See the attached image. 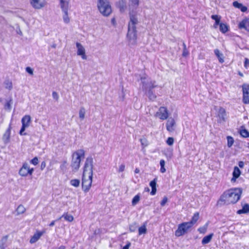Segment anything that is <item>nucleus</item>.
Here are the masks:
<instances>
[{"mask_svg":"<svg viewBox=\"0 0 249 249\" xmlns=\"http://www.w3.org/2000/svg\"><path fill=\"white\" fill-rule=\"evenodd\" d=\"M139 3V0H129L128 3L130 21L128 25L127 37L131 44H135L137 39L136 25L138 23L137 9Z\"/></svg>","mask_w":249,"mask_h":249,"instance_id":"1","label":"nucleus"},{"mask_svg":"<svg viewBox=\"0 0 249 249\" xmlns=\"http://www.w3.org/2000/svg\"><path fill=\"white\" fill-rule=\"evenodd\" d=\"M93 158L91 156L88 157L86 160L82 174V188L85 193L89 190L93 178Z\"/></svg>","mask_w":249,"mask_h":249,"instance_id":"2","label":"nucleus"},{"mask_svg":"<svg viewBox=\"0 0 249 249\" xmlns=\"http://www.w3.org/2000/svg\"><path fill=\"white\" fill-rule=\"evenodd\" d=\"M242 189L241 188H233L224 192L221 196L219 202L224 204L236 203L241 197Z\"/></svg>","mask_w":249,"mask_h":249,"instance_id":"3","label":"nucleus"},{"mask_svg":"<svg viewBox=\"0 0 249 249\" xmlns=\"http://www.w3.org/2000/svg\"><path fill=\"white\" fill-rule=\"evenodd\" d=\"M85 154V152L83 149H79L73 153L71 166L75 170L74 171L79 169L81 158H84Z\"/></svg>","mask_w":249,"mask_h":249,"instance_id":"4","label":"nucleus"},{"mask_svg":"<svg viewBox=\"0 0 249 249\" xmlns=\"http://www.w3.org/2000/svg\"><path fill=\"white\" fill-rule=\"evenodd\" d=\"M139 77L142 83V88L145 92L150 91L155 87V82L152 81L145 73L140 74Z\"/></svg>","mask_w":249,"mask_h":249,"instance_id":"5","label":"nucleus"},{"mask_svg":"<svg viewBox=\"0 0 249 249\" xmlns=\"http://www.w3.org/2000/svg\"><path fill=\"white\" fill-rule=\"evenodd\" d=\"M98 8L100 13L104 16H109L112 9L108 0H98Z\"/></svg>","mask_w":249,"mask_h":249,"instance_id":"6","label":"nucleus"},{"mask_svg":"<svg viewBox=\"0 0 249 249\" xmlns=\"http://www.w3.org/2000/svg\"><path fill=\"white\" fill-rule=\"evenodd\" d=\"M193 226L189 222L179 224L175 231V235L177 237H179L184 235Z\"/></svg>","mask_w":249,"mask_h":249,"instance_id":"7","label":"nucleus"},{"mask_svg":"<svg viewBox=\"0 0 249 249\" xmlns=\"http://www.w3.org/2000/svg\"><path fill=\"white\" fill-rule=\"evenodd\" d=\"M34 171L33 168H30L27 162H24L20 168L18 174L21 177H27L28 175H32Z\"/></svg>","mask_w":249,"mask_h":249,"instance_id":"8","label":"nucleus"},{"mask_svg":"<svg viewBox=\"0 0 249 249\" xmlns=\"http://www.w3.org/2000/svg\"><path fill=\"white\" fill-rule=\"evenodd\" d=\"M155 116L162 120H166L168 117L167 108L164 107H160L156 112Z\"/></svg>","mask_w":249,"mask_h":249,"instance_id":"9","label":"nucleus"},{"mask_svg":"<svg viewBox=\"0 0 249 249\" xmlns=\"http://www.w3.org/2000/svg\"><path fill=\"white\" fill-rule=\"evenodd\" d=\"M243 93V102L245 104L249 103V85L244 84L242 86Z\"/></svg>","mask_w":249,"mask_h":249,"instance_id":"10","label":"nucleus"},{"mask_svg":"<svg viewBox=\"0 0 249 249\" xmlns=\"http://www.w3.org/2000/svg\"><path fill=\"white\" fill-rule=\"evenodd\" d=\"M76 46L77 48V55L81 56L83 59H86L87 56L85 54V50L83 46L79 42L76 43Z\"/></svg>","mask_w":249,"mask_h":249,"instance_id":"11","label":"nucleus"},{"mask_svg":"<svg viewBox=\"0 0 249 249\" xmlns=\"http://www.w3.org/2000/svg\"><path fill=\"white\" fill-rule=\"evenodd\" d=\"M11 128V124H10L2 136V139L4 144H7L10 142Z\"/></svg>","mask_w":249,"mask_h":249,"instance_id":"12","label":"nucleus"},{"mask_svg":"<svg viewBox=\"0 0 249 249\" xmlns=\"http://www.w3.org/2000/svg\"><path fill=\"white\" fill-rule=\"evenodd\" d=\"M238 26L240 29H244L249 32V19H244L239 23Z\"/></svg>","mask_w":249,"mask_h":249,"instance_id":"13","label":"nucleus"},{"mask_svg":"<svg viewBox=\"0 0 249 249\" xmlns=\"http://www.w3.org/2000/svg\"><path fill=\"white\" fill-rule=\"evenodd\" d=\"M226 116V111L225 109L220 107L218 112V116L219 117V122H223L225 121V117Z\"/></svg>","mask_w":249,"mask_h":249,"instance_id":"14","label":"nucleus"},{"mask_svg":"<svg viewBox=\"0 0 249 249\" xmlns=\"http://www.w3.org/2000/svg\"><path fill=\"white\" fill-rule=\"evenodd\" d=\"M175 124V121L174 119L170 118L168 120L166 124V129L169 132H172L174 129L173 128Z\"/></svg>","mask_w":249,"mask_h":249,"instance_id":"15","label":"nucleus"},{"mask_svg":"<svg viewBox=\"0 0 249 249\" xmlns=\"http://www.w3.org/2000/svg\"><path fill=\"white\" fill-rule=\"evenodd\" d=\"M42 235V232L41 231H37L35 233L33 236H32L30 240V243L31 244H33L37 241V240L40 238V237Z\"/></svg>","mask_w":249,"mask_h":249,"instance_id":"16","label":"nucleus"},{"mask_svg":"<svg viewBox=\"0 0 249 249\" xmlns=\"http://www.w3.org/2000/svg\"><path fill=\"white\" fill-rule=\"evenodd\" d=\"M30 3L32 6L36 9H40L44 6L43 4L40 0H30Z\"/></svg>","mask_w":249,"mask_h":249,"instance_id":"17","label":"nucleus"},{"mask_svg":"<svg viewBox=\"0 0 249 249\" xmlns=\"http://www.w3.org/2000/svg\"><path fill=\"white\" fill-rule=\"evenodd\" d=\"M241 172L237 167H234L233 172L232 173L233 177L231 179V182H235L236 178H237L240 175Z\"/></svg>","mask_w":249,"mask_h":249,"instance_id":"18","label":"nucleus"},{"mask_svg":"<svg viewBox=\"0 0 249 249\" xmlns=\"http://www.w3.org/2000/svg\"><path fill=\"white\" fill-rule=\"evenodd\" d=\"M214 53L217 57L219 62L220 63H223L224 62L223 53L221 52H220V51L218 49H215L214 50Z\"/></svg>","mask_w":249,"mask_h":249,"instance_id":"19","label":"nucleus"},{"mask_svg":"<svg viewBox=\"0 0 249 249\" xmlns=\"http://www.w3.org/2000/svg\"><path fill=\"white\" fill-rule=\"evenodd\" d=\"M8 237L9 235H6L1 238L0 240V249H4L6 248Z\"/></svg>","mask_w":249,"mask_h":249,"instance_id":"20","label":"nucleus"},{"mask_svg":"<svg viewBox=\"0 0 249 249\" xmlns=\"http://www.w3.org/2000/svg\"><path fill=\"white\" fill-rule=\"evenodd\" d=\"M60 7L63 12L68 11L69 2L67 0H59Z\"/></svg>","mask_w":249,"mask_h":249,"instance_id":"21","label":"nucleus"},{"mask_svg":"<svg viewBox=\"0 0 249 249\" xmlns=\"http://www.w3.org/2000/svg\"><path fill=\"white\" fill-rule=\"evenodd\" d=\"M249 213V205L248 204H244L242 205V208L239 210L237 213L239 214L243 213Z\"/></svg>","mask_w":249,"mask_h":249,"instance_id":"22","label":"nucleus"},{"mask_svg":"<svg viewBox=\"0 0 249 249\" xmlns=\"http://www.w3.org/2000/svg\"><path fill=\"white\" fill-rule=\"evenodd\" d=\"M156 182L157 179L155 178L154 180L151 181L150 182V186L152 188V191L150 193L151 195L153 196L156 194L157 189H156Z\"/></svg>","mask_w":249,"mask_h":249,"instance_id":"23","label":"nucleus"},{"mask_svg":"<svg viewBox=\"0 0 249 249\" xmlns=\"http://www.w3.org/2000/svg\"><path fill=\"white\" fill-rule=\"evenodd\" d=\"M116 7L119 9L121 12H124V0H120L116 3Z\"/></svg>","mask_w":249,"mask_h":249,"instance_id":"24","label":"nucleus"},{"mask_svg":"<svg viewBox=\"0 0 249 249\" xmlns=\"http://www.w3.org/2000/svg\"><path fill=\"white\" fill-rule=\"evenodd\" d=\"M213 235V233H211L205 236L202 240V244L203 245H205L209 243L211 241Z\"/></svg>","mask_w":249,"mask_h":249,"instance_id":"25","label":"nucleus"},{"mask_svg":"<svg viewBox=\"0 0 249 249\" xmlns=\"http://www.w3.org/2000/svg\"><path fill=\"white\" fill-rule=\"evenodd\" d=\"M211 18L215 20V23L213 25V27H214V28H216L218 25H219V24L220 25V20L221 18L220 16H218V15H212L211 16Z\"/></svg>","mask_w":249,"mask_h":249,"instance_id":"26","label":"nucleus"},{"mask_svg":"<svg viewBox=\"0 0 249 249\" xmlns=\"http://www.w3.org/2000/svg\"><path fill=\"white\" fill-rule=\"evenodd\" d=\"M62 217H63L65 220L69 222H72L73 220V216L71 214H69L67 213H64L62 216L58 219V220L61 219Z\"/></svg>","mask_w":249,"mask_h":249,"instance_id":"27","label":"nucleus"},{"mask_svg":"<svg viewBox=\"0 0 249 249\" xmlns=\"http://www.w3.org/2000/svg\"><path fill=\"white\" fill-rule=\"evenodd\" d=\"M30 122L31 117L29 115H25L21 119L22 124H23V123H24L25 124L27 125V126H29Z\"/></svg>","mask_w":249,"mask_h":249,"instance_id":"28","label":"nucleus"},{"mask_svg":"<svg viewBox=\"0 0 249 249\" xmlns=\"http://www.w3.org/2000/svg\"><path fill=\"white\" fill-rule=\"evenodd\" d=\"M199 213H196L194 214L191 220L189 222L192 226H193L198 220Z\"/></svg>","mask_w":249,"mask_h":249,"instance_id":"29","label":"nucleus"},{"mask_svg":"<svg viewBox=\"0 0 249 249\" xmlns=\"http://www.w3.org/2000/svg\"><path fill=\"white\" fill-rule=\"evenodd\" d=\"M219 26L220 31L223 34L226 33L229 30V27L226 24L221 23Z\"/></svg>","mask_w":249,"mask_h":249,"instance_id":"30","label":"nucleus"},{"mask_svg":"<svg viewBox=\"0 0 249 249\" xmlns=\"http://www.w3.org/2000/svg\"><path fill=\"white\" fill-rule=\"evenodd\" d=\"M80 181L78 179H73L70 181L71 185L75 187H79L80 185Z\"/></svg>","mask_w":249,"mask_h":249,"instance_id":"31","label":"nucleus"},{"mask_svg":"<svg viewBox=\"0 0 249 249\" xmlns=\"http://www.w3.org/2000/svg\"><path fill=\"white\" fill-rule=\"evenodd\" d=\"M27 125L25 124L24 123H23V124H22L21 127L19 130V134L21 136H25L27 135V133H25L24 131L27 127H28Z\"/></svg>","mask_w":249,"mask_h":249,"instance_id":"32","label":"nucleus"},{"mask_svg":"<svg viewBox=\"0 0 249 249\" xmlns=\"http://www.w3.org/2000/svg\"><path fill=\"white\" fill-rule=\"evenodd\" d=\"M16 211L17 212L18 214H22L25 211V208L22 205H19L17 210Z\"/></svg>","mask_w":249,"mask_h":249,"instance_id":"33","label":"nucleus"},{"mask_svg":"<svg viewBox=\"0 0 249 249\" xmlns=\"http://www.w3.org/2000/svg\"><path fill=\"white\" fill-rule=\"evenodd\" d=\"M86 111L84 107H81L79 110V115L81 120H83L85 118Z\"/></svg>","mask_w":249,"mask_h":249,"instance_id":"34","label":"nucleus"},{"mask_svg":"<svg viewBox=\"0 0 249 249\" xmlns=\"http://www.w3.org/2000/svg\"><path fill=\"white\" fill-rule=\"evenodd\" d=\"M147 229L146 228V225L144 224L139 228V234L142 235V234H145L146 232Z\"/></svg>","mask_w":249,"mask_h":249,"instance_id":"35","label":"nucleus"},{"mask_svg":"<svg viewBox=\"0 0 249 249\" xmlns=\"http://www.w3.org/2000/svg\"><path fill=\"white\" fill-rule=\"evenodd\" d=\"M160 172L162 173H165L166 172V169L164 167L165 164V162L164 160H160Z\"/></svg>","mask_w":249,"mask_h":249,"instance_id":"36","label":"nucleus"},{"mask_svg":"<svg viewBox=\"0 0 249 249\" xmlns=\"http://www.w3.org/2000/svg\"><path fill=\"white\" fill-rule=\"evenodd\" d=\"M140 196L139 195H137L136 196H135L132 199V205L133 206L136 205L139 202V201H140Z\"/></svg>","mask_w":249,"mask_h":249,"instance_id":"37","label":"nucleus"},{"mask_svg":"<svg viewBox=\"0 0 249 249\" xmlns=\"http://www.w3.org/2000/svg\"><path fill=\"white\" fill-rule=\"evenodd\" d=\"M227 139V145L229 147H231L233 144L234 140L233 138L231 136H228Z\"/></svg>","mask_w":249,"mask_h":249,"instance_id":"38","label":"nucleus"},{"mask_svg":"<svg viewBox=\"0 0 249 249\" xmlns=\"http://www.w3.org/2000/svg\"><path fill=\"white\" fill-rule=\"evenodd\" d=\"M240 135L244 138H247L249 136V132L246 129H241L240 130Z\"/></svg>","mask_w":249,"mask_h":249,"instance_id":"39","label":"nucleus"},{"mask_svg":"<svg viewBox=\"0 0 249 249\" xmlns=\"http://www.w3.org/2000/svg\"><path fill=\"white\" fill-rule=\"evenodd\" d=\"M64 15L63 16V20L65 23H68L70 22V18L68 17V11L63 12Z\"/></svg>","mask_w":249,"mask_h":249,"instance_id":"40","label":"nucleus"},{"mask_svg":"<svg viewBox=\"0 0 249 249\" xmlns=\"http://www.w3.org/2000/svg\"><path fill=\"white\" fill-rule=\"evenodd\" d=\"M207 229V225H206L203 227H200L198 229V231L199 232V233L204 234L206 232Z\"/></svg>","mask_w":249,"mask_h":249,"instance_id":"41","label":"nucleus"},{"mask_svg":"<svg viewBox=\"0 0 249 249\" xmlns=\"http://www.w3.org/2000/svg\"><path fill=\"white\" fill-rule=\"evenodd\" d=\"M174 142V139L172 137H169L166 141V143L170 146L172 145Z\"/></svg>","mask_w":249,"mask_h":249,"instance_id":"42","label":"nucleus"},{"mask_svg":"<svg viewBox=\"0 0 249 249\" xmlns=\"http://www.w3.org/2000/svg\"><path fill=\"white\" fill-rule=\"evenodd\" d=\"M30 163L34 165H36L38 163V159L36 157L30 160Z\"/></svg>","mask_w":249,"mask_h":249,"instance_id":"43","label":"nucleus"},{"mask_svg":"<svg viewBox=\"0 0 249 249\" xmlns=\"http://www.w3.org/2000/svg\"><path fill=\"white\" fill-rule=\"evenodd\" d=\"M233 5L236 8L240 9L242 5V4L239 3L237 1H234L233 2Z\"/></svg>","mask_w":249,"mask_h":249,"instance_id":"44","label":"nucleus"},{"mask_svg":"<svg viewBox=\"0 0 249 249\" xmlns=\"http://www.w3.org/2000/svg\"><path fill=\"white\" fill-rule=\"evenodd\" d=\"M52 96L53 98L55 99L56 101H57L58 100L59 95L56 92L53 91L52 93Z\"/></svg>","mask_w":249,"mask_h":249,"instance_id":"45","label":"nucleus"},{"mask_svg":"<svg viewBox=\"0 0 249 249\" xmlns=\"http://www.w3.org/2000/svg\"><path fill=\"white\" fill-rule=\"evenodd\" d=\"M26 71L31 75L33 74V70L30 67L26 68Z\"/></svg>","mask_w":249,"mask_h":249,"instance_id":"46","label":"nucleus"},{"mask_svg":"<svg viewBox=\"0 0 249 249\" xmlns=\"http://www.w3.org/2000/svg\"><path fill=\"white\" fill-rule=\"evenodd\" d=\"M167 197L165 196L163 197V199L162 200V201H161L160 202V205L161 206H163L165 205V204L166 203V202H167Z\"/></svg>","mask_w":249,"mask_h":249,"instance_id":"47","label":"nucleus"},{"mask_svg":"<svg viewBox=\"0 0 249 249\" xmlns=\"http://www.w3.org/2000/svg\"><path fill=\"white\" fill-rule=\"evenodd\" d=\"M10 102H11V101L6 102V103L5 104V106H4L5 108H6V109L7 108L9 110L11 109V106Z\"/></svg>","mask_w":249,"mask_h":249,"instance_id":"48","label":"nucleus"},{"mask_svg":"<svg viewBox=\"0 0 249 249\" xmlns=\"http://www.w3.org/2000/svg\"><path fill=\"white\" fill-rule=\"evenodd\" d=\"M189 54V52L187 49H183L182 56L186 57Z\"/></svg>","mask_w":249,"mask_h":249,"instance_id":"49","label":"nucleus"},{"mask_svg":"<svg viewBox=\"0 0 249 249\" xmlns=\"http://www.w3.org/2000/svg\"><path fill=\"white\" fill-rule=\"evenodd\" d=\"M249 65V59L248 58H245V62H244V66L247 68Z\"/></svg>","mask_w":249,"mask_h":249,"instance_id":"50","label":"nucleus"},{"mask_svg":"<svg viewBox=\"0 0 249 249\" xmlns=\"http://www.w3.org/2000/svg\"><path fill=\"white\" fill-rule=\"evenodd\" d=\"M140 141L142 146H146L147 145V142L146 140L141 139Z\"/></svg>","mask_w":249,"mask_h":249,"instance_id":"51","label":"nucleus"},{"mask_svg":"<svg viewBox=\"0 0 249 249\" xmlns=\"http://www.w3.org/2000/svg\"><path fill=\"white\" fill-rule=\"evenodd\" d=\"M45 167H46V162H45V161H43L41 163L40 169L41 170H43L45 168Z\"/></svg>","mask_w":249,"mask_h":249,"instance_id":"52","label":"nucleus"},{"mask_svg":"<svg viewBox=\"0 0 249 249\" xmlns=\"http://www.w3.org/2000/svg\"><path fill=\"white\" fill-rule=\"evenodd\" d=\"M148 96H149V99L150 100H154L156 97V96L155 95L152 94V93H149Z\"/></svg>","mask_w":249,"mask_h":249,"instance_id":"53","label":"nucleus"},{"mask_svg":"<svg viewBox=\"0 0 249 249\" xmlns=\"http://www.w3.org/2000/svg\"><path fill=\"white\" fill-rule=\"evenodd\" d=\"M66 163V161H64L63 162V163L60 166V168L61 169V170H64L65 168H66V166H65V164Z\"/></svg>","mask_w":249,"mask_h":249,"instance_id":"54","label":"nucleus"},{"mask_svg":"<svg viewBox=\"0 0 249 249\" xmlns=\"http://www.w3.org/2000/svg\"><path fill=\"white\" fill-rule=\"evenodd\" d=\"M240 10L242 12H245L247 10V7L242 5L240 8Z\"/></svg>","mask_w":249,"mask_h":249,"instance_id":"55","label":"nucleus"},{"mask_svg":"<svg viewBox=\"0 0 249 249\" xmlns=\"http://www.w3.org/2000/svg\"><path fill=\"white\" fill-rule=\"evenodd\" d=\"M124 170V165L122 164L119 169V172H123Z\"/></svg>","mask_w":249,"mask_h":249,"instance_id":"56","label":"nucleus"},{"mask_svg":"<svg viewBox=\"0 0 249 249\" xmlns=\"http://www.w3.org/2000/svg\"><path fill=\"white\" fill-rule=\"evenodd\" d=\"M101 229H98L97 230H95V231H94V234H100V232H101Z\"/></svg>","mask_w":249,"mask_h":249,"instance_id":"57","label":"nucleus"},{"mask_svg":"<svg viewBox=\"0 0 249 249\" xmlns=\"http://www.w3.org/2000/svg\"><path fill=\"white\" fill-rule=\"evenodd\" d=\"M66 249L65 246H64L63 245H61L58 248H54L53 249Z\"/></svg>","mask_w":249,"mask_h":249,"instance_id":"58","label":"nucleus"},{"mask_svg":"<svg viewBox=\"0 0 249 249\" xmlns=\"http://www.w3.org/2000/svg\"><path fill=\"white\" fill-rule=\"evenodd\" d=\"M56 220L52 221L49 224L50 227H53L54 225Z\"/></svg>","mask_w":249,"mask_h":249,"instance_id":"59","label":"nucleus"},{"mask_svg":"<svg viewBox=\"0 0 249 249\" xmlns=\"http://www.w3.org/2000/svg\"><path fill=\"white\" fill-rule=\"evenodd\" d=\"M111 21L112 24L113 25H115V18H112L111 19Z\"/></svg>","mask_w":249,"mask_h":249,"instance_id":"60","label":"nucleus"},{"mask_svg":"<svg viewBox=\"0 0 249 249\" xmlns=\"http://www.w3.org/2000/svg\"><path fill=\"white\" fill-rule=\"evenodd\" d=\"M130 245V243H128L126 245H125V249H128L129 246Z\"/></svg>","mask_w":249,"mask_h":249,"instance_id":"61","label":"nucleus"},{"mask_svg":"<svg viewBox=\"0 0 249 249\" xmlns=\"http://www.w3.org/2000/svg\"><path fill=\"white\" fill-rule=\"evenodd\" d=\"M239 166L241 167H243V162L242 161H240L239 163Z\"/></svg>","mask_w":249,"mask_h":249,"instance_id":"62","label":"nucleus"},{"mask_svg":"<svg viewBox=\"0 0 249 249\" xmlns=\"http://www.w3.org/2000/svg\"><path fill=\"white\" fill-rule=\"evenodd\" d=\"M51 47L53 48H55L56 47V44L54 43L52 45Z\"/></svg>","mask_w":249,"mask_h":249,"instance_id":"63","label":"nucleus"},{"mask_svg":"<svg viewBox=\"0 0 249 249\" xmlns=\"http://www.w3.org/2000/svg\"><path fill=\"white\" fill-rule=\"evenodd\" d=\"M183 49H187L186 45L184 42L183 43Z\"/></svg>","mask_w":249,"mask_h":249,"instance_id":"64","label":"nucleus"}]
</instances>
